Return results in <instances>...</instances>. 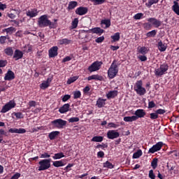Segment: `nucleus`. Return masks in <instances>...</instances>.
Here are the masks:
<instances>
[{
  "label": "nucleus",
  "mask_w": 179,
  "mask_h": 179,
  "mask_svg": "<svg viewBox=\"0 0 179 179\" xmlns=\"http://www.w3.org/2000/svg\"><path fill=\"white\" fill-rule=\"evenodd\" d=\"M57 22L58 20L55 19L54 22L48 20L47 15H41L38 20L39 27H49V29H57Z\"/></svg>",
  "instance_id": "nucleus-1"
},
{
  "label": "nucleus",
  "mask_w": 179,
  "mask_h": 179,
  "mask_svg": "<svg viewBox=\"0 0 179 179\" xmlns=\"http://www.w3.org/2000/svg\"><path fill=\"white\" fill-rule=\"evenodd\" d=\"M169 68V64H167L166 62L161 64L159 65V67L155 69L154 73L155 76H159V78H162L163 75H166V73H167Z\"/></svg>",
  "instance_id": "nucleus-2"
},
{
  "label": "nucleus",
  "mask_w": 179,
  "mask_h": 179,
  "mask_svg": "<svg viewBox=\"0 0 179 179\" xmlns=\"http://www.w3.org/2000/svg\"><path fill=\"white\" fill-rule=\"evenodd\" d=\"M118 73V65H117V60H113L110 68L108 70V76L110 79H114Z\"/></svg>",
  "instance_id": "nucleus-3"
},
{
  "label": "nucleus",
  "mask_w": 179,
  "mask_h": 179,
  "mask_svg": "<svg viewBox=\"0 0 179 179\" xmlns=\"http://www.w3.org/2000/svg\"><path fill=\"white\" fill-rule=\"evenodd\" d=\"M134 89L138 96H145V94H146V88L143 87V82L142 80L136 82Z\"/></svg>",
  "instance_id": "nucleus-4"
},
{
  "label": "nucleus",
  "mask_w": 179,
  "mask_h": 179,
  "mask_svg": "<svg viewBox=\"0 0 179 179\" xmlns=\"http://www.w3.org/2000/svg\"><path fill=\"white\" fill-rule=\"evenodd\" d=\"M38 171H44L45 170H48V169L51 167V159H41L38 162Z\"/></svg>",
  "instance_id": "nucleus-5"
},
{
  "label": "nucleus",
  "mask_w": 179,
  "mask_h": 179,
  "mask_svg": "<svg viewBox=\"0 0 179 179\" xmlns=\"http://www.w3.org/2000/svg\"><path fill=\"white\" fill-rule=\"evenodd\" d=\"M52 125L55 127V128H57L58 129H62L64 127L66 126L67 122L62 119H56L51 122Z\"/></svg>",
  "instance_id": "nucleus-6"
},
{
  "label": "nucleus",
  "mask_w": 179,
  "mask_h": 179,
  "mask_svg": "<svg viewBox=\"0 0 179 179\" xmlns=\"http://www.w3.org/2000/svg\"><path fill=\"white\" fill-rule=\"evenodd\" d=\"M101 65H103V62L96 61L94 62L89 67L88 71L92 73V72H96L99 71L100 68H101Z\"/></svg>",
  "instance_id": "nucleus-7"
},
{
  "label": "nucleus",
  "mask_w": 179,
  "mask_h": 179,
  "mask_svg": "<svg viewBox=\"0 0 179 179\" xmlns=\"http://www.w3.org/2000/svg\"><path fill=\"white\" fill-rule=\"evenodd\" d=\"M15 107H16V103L15 101H10L3 106L1 110V113L5 114V113H8V111H10V110H12V108H15Z\"/></svg>",
  "instance_id": "nucleus-8"
},
{
  "label": "nucleus",
  "mask_w": 179,
  "mask_h": 179,
  "mask_svg": "<svg viewBox=\"0 0 179 179\" xmlns=\"http://www.w3.org/2000/svg\"><path fill=\"white\" fill-rule=\"evenodd\" d=\"M162 148H163V142L159 141L149 149L148 153H152L153 155V153H156V152L161 150Z\"/></svg>",
  "instance_id": "nucleus-9"
},
{
  "label": "nucleus",
  "mask_w": 179,
  "mask_h": 179,
  "mask_svg": "<svg viewBox=\"0 0 179 179\" xmlns=\"http://www.w3.org/2000/svg\"><path fill=\"white\" fill-rule=\"evenodd\" d=\"M107 138L108 139H117L120 138V133L115 130H109L107 132Z\"/></svg>",
  "instance_id": "nucleus-10"
},
{
  "label": "nucleus",
  "mask_w": 179,
  "mask_h": 179,
  "mask_svg": "<svg viewBox=\"0 0 179 179\" xmlns=\"http://www.w3.org/2000/svg\"><path fill=\"white\" fill-rule=\"evenodd\" d=\"M85 31L86 33H92V34H97L98 36H101L103 33H104V29L100 27H94Z\"/></svg>",
  "instance_id": "nucleus-11"
},
{
  "label": "nucleus",
  "mask_w": 179,
  "mask_h": 179,
  "mask_svg": "<svg viewBox=\"0 0 179 179\" xmlns=\"http://www.w3.org/2000/svg\"><path fill=\"white\" fill-rule=\"evenodd\" d=\"M148 22H149V23H151V24L152 26H155V27H157V29L160 27V26H162V21H160L155 17L149 18L148 20Z\"/></svg>",
  "instance_id": "nucleus-12"
},
{
  "label": "nucleus",
  "mask_w": 179,
  "mask_h": 179,
  "mask_svg": "<svg viewBox=\"0 0 179 179\" xmlns=\"http://www.w3.org/2000/svg\"><path fill=\"white\" fill-rule=\"evenodd\" d=\"M49 58H55L57 55H58V47L57 46H53L52 47L49 51Z\"/></svg>",
  "instance_id": "nucleus-13"
},
{
  "label": "nucleus",
  "mask_w": 179,
  "mask_h": 179,
  "mask_svg": "<svg viewBox=\"0 0 179 179\" xmlns=\"http://www.w3.org/2000/svg\"><path fill=\"white\" fill-rule=\"evenodd\" d=\"M26 15L28 16V17L31 19L33 17H36V16H38V10H37V8H32L31 10H28L26 13Z\"/></svg>",
  "instance_id": "nucleus-14"
},
{
  "label": "nucleus",
  "mask_w": 179,
  "mask_h": 179,
  "mask_svg": "<svg viewBox=\"0 0 179 179\" xmlns=\"http://www.w3.org/2000/svg\"><path fill=\"white\" fill-rule=\"evenodd\" d=\"M145 115H146V112L143 109H137L134 113L136 120H138V118H143Z\"/></svg>",
  "instance_id": "nucleus-15"
},
{
  "label": "nucleus",
  "mask_w": 179,
  "mask_h": 179,
  "mask_svg": "<svg viewBox=\"0 0 179 179\" xmlns=\"http://www.w3.org/2000/svg\"><path fill=\"white\" fill-rule=\"evenodd\" d=\"M88 9L87 7H78L76 9V15H79V16H83V15H86L87 13Z\"/></svg>",
  "instance_id": "nucleus-16"
},
{
  "label": "nucleus",
  "mask_w": 179,
  "mask_h": 179,
  "mask_svg": "<svg viewBox=\"0 0 179 179\" xmlns=\"http://www.w3.org/2000/svg\"><path fill=\"white\" fill-rule=\"evenodd\" d=\"M71 105L69 103H65L59 108V113H60V114H65L69 111Z\"/></svg>",
  "instance_id": "nucleus-17"
},
{
  "label": "nucleus",
  "mask_w": 179,
  "mask_h": 179,
  "mask_svg": "<svg viewBox=\"0 0 179 179\" xmlns=\"http://www.w3.org/2000/svg\"><path fill=\"white\" fill-rule=\"evenodd\" d=\"M15 79V73L11 70H8L5 74L4 80H13Z\"/></svg>",
  "instance_id": "nucleus-18"
},
{
  "label": "nucleus",
  "mask_w": 179,
  "mask_h": 179,
  "mask_svg": "<svg viewBox=\"0 0 179 179\" xmlns=\"http://www.w3.org/2000/svg\"><path fill=\"white\" fill-rule=\"evenodd\" d=\"M8 132H10V134H26V129L11 128V129H8Z\"/></svg>",
  "instance_id": "nucleus-19"
},
{
  "label": "nucleus",
  "mask_w": 179,
  "mask_h": 179,
  "mask_svg": "<svg viewBox=\"0 0 179 179\" xmlns=\"http://www.w3.org/2000/svg\"><path fill=\"white\" fill-rule=\"evenodd\" d=\"M106 101H107V99L99 98L96 103V107H98V108H103V107H104V106L106 105Z\"/></svg>",
  "instance_id": "nucleus-20"
},
{
  "label": "nucleus",
  "mask_w": 179,
  "mask_h": 179,
  "mask_svg": "<svg viewBox=\"0 0 179 179\" xmlns=\"http://www.w3.org/2000/svg\"><path fill=\"white\" fill-rule=\"evenodd\" d=\"M179 0H175L173 1V5L172 6V10L179 16V4H178Z\"/></svg>",
  "instance_id": "nucleus-21"
},
{
  "label": "nucleus",
  "mask_w": 179,
  "mask_h": 179,
  "mask_svg": "<svg viewBox=\"0 0 179 179\" xmlns=\"http://www.w3.org/2000/svg\"><path fill=\"white\" fill-rule=\"evenodd\" d=\"M13 58L15 59V61L18 59H22L23 58V52L20 50H15L13 55Z\"/></svg>",
  "instance_id": "nucleus-22"
},
{
  "label": "nucleus",
  "mask_w": 179,
  "mask_h": 179,
  "mask_svg": "<svg viewBox=\"0 0 179 179\" xmlns=\"http://www.w3.org/2000/svg\"><path fill=\"white\" fill-rule=\"evenodd\" d=\"M71 43H72V40L68 39L66 38L59 39L58 41V43L59 44V45H69V44H71Z\"/></svg>",
  "instance_id": "nucleus-23"
},
{
  "label": "nucleus",
  "mask_w": 179,
  "mask_h": 179,
  "mask_svg": "<svg viewBox=\"0 0 179 179\" xmlns=\"http://www.w3.org/2000/svg\"><path fill=\"white\" fill-rule=\"evenodd\" d=\"M158 50L161 52H163L167 50V44L163 43L162 41L158 42L157 44Z\"/></svg>",
  "instance_id": "nucleus-24"
},
{
  "label": "nucleus",
  "mask_w": 179,
  "mask_h": 179,
  "mask_svg": "<svg viewBox=\"0 0 179 179\" xmlns=\"http://www.w3.org/2000/svg\"><path fill=\"white\" fill-rule=\"evenodd\" d=\"M138 54H141V55H146L149 52V49L147 47H138L137 48Z\"/></svg>",
  "instance_id": "nucleus-25"
},
{
  "label": "nucleus",
  "mask_w": 179,
  "mask_h": 179,
  "mask_svg": "<svg viewBox=\"0 0 179 179\" xmlns=\"http://www.w3.org/2000/svg\"><path fill=\"white\" fill-rule=\"evenodd\" d=\"M118 96V91L117 90H113V91H110L107 94L106 97L110 100V99H114Z\"/></svg>",
  "instance_id": "nucleus-26"
},
{
  "label": "nucleus",
  "mask_w": 179,
  "mask_h": 179,
  "mask_svg": "<svg viewBox=\"0 0 179 179\" xmlns=\"http://www.w3.org/2000/svg\"><path fill=\"white\" fill-rule=\"evenodd\" d=\"M60 132L58 131H52L49 134L48 138L50 141H54L59 135Z\"/></svg>",
  "instance_id": "nucleus-27"
},
{
  "label": "nucleus",
  "mask_w": 179,
  "mask_h": 179,
  "mask_svg": "<svg viewBox=\"0 0 179 179\" xmlns=\"http://www.w3.org/2000/svg\"><path fill=\"white\" fill-rule=\"evenodd\" d=\"M103 24L105 25V27H103V29H108V27L111 26V20L110 19L101 20V25L103 26Z\"/></svg>",
  "instance_id": "nucleus-28"
},
{
  "label": "nucleus",
  "mask_w": 179,
  "mask_h": 179,
  "mask_svg": "<svg viewBox=\"0 0 179 179\" xmlns=\"http://www.w3.org/2000/svg\"><path fill=\"white\" fill-rule=\"evenodd\" d=\"M65 160L55 161L53 162L52 166L54 167H64L66 163H64Z\"/></svg>",
  "instance_id": "nucleus-29"
},
{
  "label": "nucleus",
  "mask_w": 179,
  "mask_h": 179,
  "mask_svg": "<svg viewBox=\"0 0 179 179\" xmlns=\"http://www.w3.org/2000/svg\"><path fill=\"white\" fill-rule=\"evenodd\" d=\"M103 76H99V74L96 75H92L87 78V80H102Z\"/></svg>",
  "instance_id": "nucleus-30"
},
{
  "label": "nucleus",
  "mask_w": 179,
  "mask_h": 179,
  "mask_svg": "<svg viewBox=\"0 0 179 179\" xmlns=\"http://www.w3.org/2000/svg\"><path fill=\"white\" fill-rule=\"evenodd\" d=\"M76 6H78V1H70L67 9L72 10V9H75Z\"/></svg>",
  "instance_id": "nucleus-31"
},
{
  "label": "nucleus",
  "mask_w": 179,
  "mask_h": 179,
  "mask_svg": "<svg viewBox=\"0 0 179 179\" xmlns=\"http://www.w3.org/2000/svg\"><path fill=\"white\" fill-rule=\"evenodd\" d=\"M159 3V0H148V3H145V6L148 8H152V5Z\"/></svg>",
  "instance_id": "nucleus-32"
},
{
  "label": "nucleus",
  "mask_w": 179,
  "mask_h": 179,
  "mask_svg": "<svg viewBox=\"0 0 179 179\" xmlns=\"http://www.w3.org/2000/svg\"><path fill=\"white\" fill-rule=\"evenodd\" d=\"M4 52L6 55L12 57L13 55V48L12 47H8L4 50Z\"/></svg>",
  "instance_id": "nucleus-33"
},
{
  "label": "nucleus",
  "mask_w": 179,
  "mask_h": 179,
  "mask_svg": "<svg viewBox=\"0 0 179 179\" xmlns=\"http://www.w3.org/2000/svg\"><path fill=\"white\" fill-rule=\"evenodd\" d=\"M124 121H125V122H132L134 121H136V117L135 115L127 116L124 117Z\"/></svg>",
  "instance_id": "nucleus-34"
},
{
  "label": "nucleus",
  "mask_w": 179,
  "mask_h": 179,
  "mask_svg": "<svg viewBox=\"0 0 179 179\" xmlns=\"http://www.w3.org/2000/svg\"><path fill=\"white\" fill-rule=\"evenodd\" d=\"M104 137L101 136H95L91 139V142H103Z\"/></svg>",
  "instance_id": "nucleus-35"
},
{
  "label": "nucleus",
  "mask_w": 179,
  "mask_h": 179,
  "mask_svg": "<svg viewBox=\"0 0 179 179\" xmlns=\"http://www.w3.org/2000/svg\"><path fill=\"white\" fill-rule=\"evenodd\" d=\"M110 38H112L113 43H116V41H120V33L116 32L115 34H114V35L110 36Z\"/></svg>",
  "instance_id": "nucleus-36"
},
{
  "label": "nucleus",
  "mask_w": 179,
  "mask_h": 179,
  "mask_svg": "<svg viewBox=\"0 0 179 179\" xmlns=\"http://www.w3.org/2000/svg\"><path fill=\"white\" fill-rule=\"evenodd\" d=\"M65 155H64V152H60L59 153H56L55 154V155L52 157V159H54V160H58L59 159H62V157H64Z\"/></svg>",
  "instance_id": "nucleus-37"
},
{
  "label": "nucleus",
  "mask_w": 179,
  "mask_h": 179,
  "mask_svg": "<svg viewBox=\"0 0 179 179\" xmlns=\"http://www.w3.org/2000/svg\"><path fill=\"white\" fill-rule=\"evenodd\" d=\"M159 162V159L154 158L151 162V166L152 167L153 170H156L157 169V163Z\"/></svg>",
  "instance_id": "nucleus-38"
},
{
  "label": "nucleus",
  "mask_w": 179,
  "mask_h": 179,
  "mask_svg": "<svg viewBox=\"0 0 179 179\" xmlns=\"http://www.w3.org/2000/svg\"><path fill=\"white\" fill-rule=\"evenodd\" d=\"M142 155H143V152H142V150H137V152L133 154V159H139V157H141Z\"/></svg>",
  "instance_id": "nucleus-39"
},
{
  "label": "nucleus",
  "mask_w": 179,
  "mask_h": 179,
  "mask_svg": "<svg viewBox=\"0 0 179 179\" xmlns=\"http://www.w3.org/2000/svg\"><path fill=\"white\" fill-rule=\"evenodd\" d=\"M80 97H82V92H80V91L77 90L73 92V99L74 100H76L78 99H80Z\"/></svg>",
  "instance_id": "nucleus-40"
},
{
  "label": "nucleus",
  "mask_w": 179,
  "mask_h": 179,
  "mask_svg": "<svg viewBox=\"0 0 179 179\" xmlns=\"http://www.w3.org/2000/svg\"><path fill=\"white\" fill-rule=\"evenodd\" d=\"M157 34V31L156 29H154L151 31H149L146 34V37L150 38V37H155Z\"/></svg>",
  "instance_id": "nucleus-41"
},
{
  "label": "nucleus",
  "mask_w": 179,
  "mask_h": 179,
  "mask_svg": "<svg viewBox=\"0 0 179 179\" xmlns=\"http://www.w3.org/2000/svg\"><path fill=\"white\" fill-rule=\"evenodd\" d=\"M78 24H79V19L75 18L71 22L72 29H76V27H78Z\"/></svg>",
  "instance_id": "nucleus-42"
},
{
  "label": "nucleus",
  "mask_w": 179,
  "mask_h": 179,
  "mask_svg": "<svg viewBox=\"0 0 179 179\" xmlns=\"http://www.w3.org/2000/svg\"><path fill=\"white\" fill-rule=\"evenodd\" d=\"M3 135L5 136H7V133L5 131V130L0 129V143H2V141H3Z\"/></svg>",
  "instance_id": "nucleus-43"
},
{
  "label": "nucleus",
  "mask_w": 179,
  "mask_h": 179,
  "mask_svg": "<svg viewBox=\"0 0 179 179\" xmlns=\"http://www.w3.org/2000/svg\"><path fill=\"white\" fill-rule=\"evenodd\" d=\"M14 31H15V27H10L4 29L3 30V31H6V33H7V34H12Z\"/></svg>",
  "instance_id": "nucleus-44"
},
{
  "label": "nucleus",
  "mask_w": 179,
  "mask_h": 179,
  "mask_svg": "<svg viewBox=\"0 0 179 179\" xmlns=\"http://www.w3.org/2000/svg\"><path fill=\"white\" fill-rule=\"evenodd\" d=\"M103 167L106 169H114V165L108 161H106L105 163H103Z\"/></svg>",
  "instance_id": "nucleus-45"
},
{
  "label": "nucleus",
  "mask_w": 179,
  "mask_h": 179,
  "mask_svg": "<svg viewBox=\"0 0 179 179\" xmlns=\"http://www.w3.org/2000/svg\"><path fill=\"white\" fill-rule=\"evenodd\" d=\"M78 78H79L78 76H74V77L69 78L67 80V85H71V83H73V82H76V80H78Z\"/></svg>",
  "instance_id": "nucleus-46"
},
{
  "label": "nucleus",
  "mask_w": 179,
  "mask_h": 179,
  "mask_svg": "<svg viewBox=\"0 0 179 179\" xmlns=\"http://www.w3.org/2000/svg\"><path fill=\"white\" fill-rule=\"evenodd\" d=\"M96 149H107L108 145L107 143H102V144H99L96 146Z\"/></svg>",
  "instance_id": "nucleus-47"
},
{
  "label": "nucleus",
  "mask_w": 179,
  "mask_h": 179,
  "mask_svg": "<svg viewBox=\"0 0 179 179\" xmlns=\"http://www.w3.org/2000/svg\"><path fill=\"white\" fill-rule=\"evenodd\" d=\"M28 109L30 110L31 107H36L37 106V102L36 101H29L28 103Z\"/></svg>",
  "instance_id": "nucleus-48"
},
{
  "label": "nucleus",
  "mask_w": 179,
  "mask_h": 179,
  "mask_svg": "<svg viewBox=\"0 0 179 179\" xmlns=\"http://www.w3.org/2000/svg\"><path fill=\"white\" fill-rule=\"evenodd\" d=\"M142 17H143V13H138L134 16L135 20H140Z\"/></svg>",
  "instance_id": "nucleus-49"
},
{
  "label": "nucleus",
  "mask_w": 179,
  "mask_h": 179,
  "mask_svg": "<svg viewBox=\"0 0 179 179\" xmlns=\"http://www.w3.org/2000/svg\"><path fill=\"white\" fill-rule=\"evenodd\" d=\"M92 2L94 3V5H103L106 0H92Z\"/></svg>",
  "instance_id": "nucleus-50"
},
{
  "label": "nucleus",
  "mask_w": 179,
  "mask_h": 179,
  "mask_svg": "<svg viewBox=\"0 0 179 179\" xmlns=\"http://www.w3.org/2000/svg\"><path fill=\"white\" fill-rule=\"evenodd\" d=\"M50 87V85H48V83H45V81H43L41 85H40V87L41 89H42L43 90H45V89H47L48 87Z\"/></svg>",
  "instance_id": "nucleus-51"
},
{
  "label": "nucleus",
  "mask_w": 179,
  "mask_h": 179,
  "mask_svg": "<svg viewBox=\"0 0 179 179\" xmlns=\"http://www.w3.org/2000/svg\"><path fill=\"white\" fill-rule=\"evenodd\" d=\"M143 29H145V30H150V29H152V24H150L149 22L144 23Z\"/></svg>",
  "instance_id": "nucleus-52"
},
{
  "label": "nucleus",
  "mask_w": 179,
  "mask_h": 179,
  "mask_svg": "<svg viewBox=\"0 0 179 179\" xmlns=\"http://www.w3.org/2000/svg\"><path fill=\"white\" fill-rule=\"evenodd\" d=\"M150 120H157V118H159V115H157L156 112L152 113L150 114Z\"/></svg>",
  "instance_id": "nucleus-53"
},
{
  "label": "nucleus",
  "mask_w": 179,
  "mask_h": 179,
  "mask_svg": "<svg viewBox=\"0 0 179 179\" xmlns=\"http://www.w3.org/2000/svg\"><path fill=\"white\" fill-rule=\"evenodd\" d=\"M148 177L150 179H156V175H155L153 170L151 169L149 171Z\"/></svg>",
  "instance_id": "nucleus-54"
},
{
  "label": "nucleus",
  "mask_w": 179,
  "mask_h": 179,
  "mask_svg": "<svg viewBox=\"0 0 179 179\" xmlns=\"http://www.w3.org/2000/svg\"><path fill=\"white\" fill-rule=\"evenodd\" d=\"M13 114L16 117V118L19 120L23 118V113H22V112H17V113L15 112Z\"/></svg>",
  "instance_id": "nucleus-55"
},
{
  "label": "nucleus",
  "mask_w": 179,
  "mask_h": 179,
  "mask_svg": "<svg viewBox=\"0 0 179 179\" xmlns=\"http://www.w3.org/2000/svg\"><path fill=\"white\" fill-rule=\"evenodd\" d=\"M73 166H74V164H69L64 169V171L66 172V173H68V172H69V171H71V167H73Z\"/></svg>",
  "instance_id": "nucleus-56"
},
{
  "label": "nucleus",
  "mask_w": 179,
  "mask_h": 179,
  "mask_svg": "<svg viewBox=\"0 0 179 179\" xmlns=\"http://www.w3.org/2000/svg\"><path fill=\"white\" fill-rule=\"evenodd\" d=\"M6 65H8V61L7 60L0 59V68H5V66Z\"/></svg>",
  "instance_id": "nucleus-57"
},
{
  "label": "nucleus",
  "mask_w": 179,
  "mask_h": 179,
  "mask_svg": "<svg viewBox=\"0 0 179 179\" xmlns=\"http://www.w3.org/2000/svg\"><path fill=\"white\" fill-rule=\"evenodd\" d=\"M9 39V37L8 36H1L0 37V44H5V43H6V39Z\"/></svg>",
  "instance_id": "nucleus-58"
},
{
  "label": "nucleus",
  "mask_w": 179,
  "mask_h": 179,
  "mask_svg": "<svg viewBox=\"0 0 179 179\" xmlns=\"http://www.w3.org/2000/svg\"><path fill=\"white\" fill-rule=\"evenodd\" d=\"M24 48H27L25 50V52H31L33 51V45H27V46H25Z\"/></svg>",
  "instance_id": "nucleus-59"
},
{
  "label": "nucleus",
  "mask_w": 179,
  "mask_h": 179,
  "mask_svg": "<svg viewBox=\"0 0 179 179\" xmlns=\"http://www.w3.org/2000/svg\"><path fill=\"white\" fill-rule=\"evenodd\" d=\"M69 122H79V117H73L69 119Z\"/></svg>",
  "instance_id": "nucleus-60"
},
{
  "label": "nucleus",
  "mask_w": 179,
  "mask_h": 179,
  "mask_svg": "<svg viewBox=\"0 0 179 179\" xmlns=\"http://www.w3.org/2000/svg\"><path fill=\"white\" fill-rule=\"evenodd\" d=\"M69 99H71V95L66 94L62 97V100L63 103H66V101H68V100H69Z\"/></svg>",
  "instance_id": "nucleus-61"
},
{
  "label": "nucleus",
  "mask_w": 179,
  "mask_h": 179,
  "mask_svg": "<svg viewBox=\"0 0 179 179\" xmlns=\"http://www.w3.org/2000/svg\"><path fill=\"white\" fill-rule=\"evenodd\" d=\"M156 107V103H155V101H150L148 102V108H155Z\"/></svg>",
  "instance_id": "nucleus-62"
},
{
  "label": "nucleus",
  "mask_w": 179,
  "mask_h": 179,
  "mask_svg": "<svg viewBox=\"0 0 179 179\" xmlns=\"http://www.w3.org/2000/svg\"><path fill=\"white\" fill-rule=\"evenodd\" d=\"M95 41L98 43H103L104 41V36H100L98 37L96 39H95Z\"/></svg>",
  "instance_id": "nucleus-63"
},
{
  "label": "nucleus",
  "mask_w": 179,
  "mask_h": 179,
  "mask_svg": "<svg viewBox=\"0 0 179 179\" xmlns=\"http://www.w3.org/2000/svg\"><path fill=\"white\" fill-rule=\"evenodd\" d=\"M20 176H21L20 173H16L10 178V179H19L20 178Z\"/></svg>",
  "instance_id": "nucleus-64"
}]
</instances>
